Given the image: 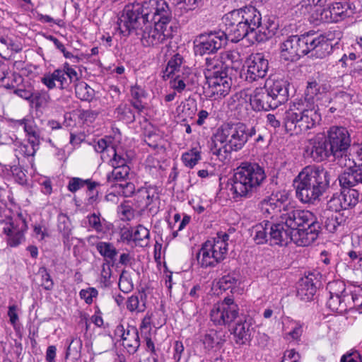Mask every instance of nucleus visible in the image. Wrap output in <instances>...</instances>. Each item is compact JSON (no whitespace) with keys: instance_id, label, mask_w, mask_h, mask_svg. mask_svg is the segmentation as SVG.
<instances>
[{"instance_id":"1","label":"nucleus","mask_w":362,"mask_h":362,"mask_svg":"<svg viewBox=\"0 0 362 362\" xmlns=\"http://www.w3.org/2000/svg\"><path fill=\"white\" fill-rule=\"evenodd\" d=\"M269 227V244L281 246L290 242L298 246H308L317 240L322 230L315 215L308 210L283 213L279 222L270 221Z\"/></svg>"},{"instance_id":"2","label":"nucleus","mask_w":362,"mask_h":362,"mask_svg":"<svg viewBox=\"0 0 362 362\" xmlns=\"http://www.w3.org/2000/svg\"><path fill=\"white\" fill-rule=\"evenodd\" d=\"M171 8L165 0H145L141 5H127L118 20V28L129 32V28H136L141 23H152L171 26Z\"/></svg>"},{"instance_id":"3","label":"nucleus","mask_w":362,"mask_h":362,"mask_svg":"<svg viewBox=\"0 0 362 362\" xmlns=\"http://www.w3.org/2000/svg\"><path fill=\"white\" fill-rule=\"evenodd\" d=\"M330 173L322 167L308 165L294 180L296 197L304 204H314L329 189Z\"/></svg>"},{"instance_id":"4","label":"nucleus","mask_w":362,"mask_h":362,"mask_svg":"<svg viewBox=\"0 0 362 362\" xmlns=\"http://www.w3.org/2000/svg\"><path fill=\"white\" fill-rule=\"evenodd\" d=\"M267 178L263 167L256 163L243 162L233 170L228 187L235 200L250 198Z\"/></svg>"},{"instance_id":"5","label":"nucleus","mask_w":362,"mask_h":362,"mask_svg":"<svg viewBox=\"0 0 362 362\" xmlns=\"http://www.w3.org/2000/svg\"><path fill=\"white\" fill-rule=\"evenodd\" d=\"M214 59H206L204 75L206 79V95L214 100L226 96L231 88L232 79L226 71H221Z\"/></svg>"},{"instance_id":"6","label":"nucleus","mask_w":362,"mask_h":362,"mask_svg":"<svg viewBox=\"0 0 362 362\" xmlns=\"http://www.w3.org/2000/svg\"><path fill=\"white\" fill-rule=\"evenodd\" d=\"M152 23H141L138 28H129V32H124L119 29L123 35H128L134 33L141 36V41L144 46H156L164 43L168 38L173 36V28L172 26H165Z\"/></svg>"},{"instance_id":"7","label":"nucleus","mask_w":362,"mask_h":362,"mask_svg":"<svg viewBox=\"0 0 362 362\" xmlns=\"http://www.w3.org/2000/svg\"><path fill=\"white\" fill-rule=\"evenodd\" d=\"M259 208L266 218H278L281 214L294 210L288 204V194L285 191L272 193L259 203Z\"/></svg>"},{"instance_id":"8","label":"nucleus","mask_w":362,"mask_h":362,"mask_svg":"<svg viewBox=\"0 0 362 362\" xmlns=\"http://www.w3.org/2000/svg\"><path fill=\"white\" fill-rule=\"evenodd\" d=\"M224 24V30L222 32L225 34L227 41L238 42L245 37H248L249 40L253 41L252 35L244 25L240 14L235 9L225 14L222 18Z\"/></svg>"},{"instance_id":"9","label":"nucleus","mask_w":362,"mask_h":362,"mask_svg":"<svg viewBox=\"0 0 362 362\" xmlns=\"http://www.w3.org/2000/svg\"><path fill=\"white\" fill-rule=\"evenodd\" d=\"M28 214L26 212H18L14 217H8L3 227L4 233L7 235V244L11 247H16L24 238V233L28 229Z\"/></svg>"},{"instance_id":"10","label":"nucleus","mask_w":362,"mask_h":362,"mask_svg":"<svg viewBox=\"0 0 362 362\" xmlns=\"http://www.w3.org/2000/svg\"><path fill=\"white\" fill-rule=\"evenodd\" d=\"M239 315L238 305L231 297L213 305L210 311L211 320L217 325H225L233 322Z\"/></svg>"},{"instance_id":"11","label":"nucleus","mask_w":362,"mask_h":362,"mask_svg":"<svg viewBox=\"0 0 362 362\" xmlns=\"http://www.w3.org/2000/svg\"><path fill=\"white\" fill-rule=\"evenodd\" d=\"M227 40L222 30H215L199 35L194 41V52L204 55L216 52L225 45Z\"/></svg>"},{"instance_id":"12","label":"nucleus","mask_w":362,"mask_h":362,"mask_svg":"<svg viewBox=\"0 0 362 362\" xmlns=\"http://www.w3.org/2000/svg\"><path fill=\"white\" fill-rule=\"evenodd\" d=\"M245 66V80L252 83L266 76L269 69V61L262 53H256L247 58Z\"/></svg>"},{"instance_id":"13","label":"nucleus","mask_w":362,"mask_h":362,"mask_svg":"<svg viewBox=\"0 0 362 362\" xmlns=\"http://www.w3.org/2000/svg\"><path fill=\"white\" fill-rule=\"evenodd\" d=\"M247 141V137H211L210 148L213 154L226 158L228 153L242 148Z\"/></svg>"},{"instance_id":"14","label":"nucleus","mask_w":362,"mask_h":362,"mask_svg":"<svg viewBox=\"0 0 362 362\" xmlns=\"http://www.w3.org/2000/svg\"><path fill=\"white\" fill-rule=\"evenodd\" d=\"M353 14L347 3L335 2L325 8L320 13V20L325 23H337Z\"/></svg>"},{"instance_id":"15","label":"nucleus","mask_w":362,"mask_h":362,"mask_svg":"<svg viewBox=\"0 0 362 362\" xmlns=\"http://www.w3.org/2000/svg\"><path fill=\"white\" fill-rule=\"evenodd\" d=\"M281 57L285 61H296L304 56L302 37L298 35L289 36L280 46Z\"/></svg>"},{"instance_id":"16","label":"nucleus","mask_w":362,"mask_h":362,"mask_svg":"<svg viewBox=\"0 0 362 362\" xmlns=\"http://www.w3.org/2000/svg\"><path fill=\"white\" fill-rule=\"evenodd\" d=\"M229 235L226 233H218L216 238L207 240L203 245L207 248L213 257L221 262L228 252Z\"/></svg>"},{"instance_id":"17","label":"nucleus","mask_w":362,"mask_h":362,"mask_svg":"<svg viewBox=\"0 0 362 362\" xmlns=\"http://www.w3.org/2000/svg\"><path fill=\"white\" fill-rule=\"evenodd\" d=\"M235 10L239 13L241 21L254 39L257 30L261 25L262 15L260 12L252 6H246Z\"/></svg>"},{"instance_id":"18","label":"nucleus","mask_w":362,"mask_h":362,"mask_svg":"<svg viewBox=\"0 0 362 362\" xmlns=\"http://www.w3.org/2000/svg\"><path fill=\"white\" fill-rule=\"evenodd\" d=\"M272 95L267 87L257 88L253 94L250 96V100L252 108L256 111H268L278 107L276 103H274Z\"/></svg>"},{"instance_id":"19","label":"nucleus","mask_w":362,"mask_h":362,"mask_svg":"<svg viewBox=\"0 0 362 362\" xmlns=\"http://www.w3.org/2000/svg\"><path fill=\"white\" fill-rule=\"evenodd\" d=\"M14 93L24 99H29L32 97L31 107L33 109L34 114L40 121H44V112L45 110V93L44 92H36L32 94L30 91L17 88Z\"/></svg>"},{"instance_id":"20","label":"nucleus","mask_w":362,"mask_h":362,"mask_svg":"<svg viewBox=\"0 0 362 362\" xmlns=\"http://www.w3.org/2000/svg\"><path fill=\"white\" fill-rule=\"evenodd\" d=\"M117 334H119L123 346L129 354H134L140 346L139 332L134 326H129L124 329L122 325L117 327Z\"/></svg>"},{"instance_id":"21","label":"nucleus","mask_w":362,"mask_h":362,"mask_svg":"<svg viewBox=\"0 0 362 362\" xmlns=\"http://www.w3.org/2000/svg\"><path fill=\"white\" fill-rule=\"evenodd\" d=\"M352 163L349 160V164H345L348 166V171H344L339 175L338 180L341 187H349L355 188V190L361 194L362 193V169L352 170Z\"/></svg>"},{"instance_id":"22","label":"nucleus","mask_w":362,"mask_h":362,"mask_svg":"<svg viewBox=\"0 0 362 362\" xmlns=\"http://www.w3.org/2000/svg\"><path fill=\"white\" fill-rule=\"evenodd\" d=\"M264 85L272 95L274 103H276L278 107L287 101L288 91L285 81L269 78L267 79Z\"/></svg>"},{"instance_id":"23","label":"nucleus","mask_w":362,"mask_h":362,"mask_svg":"<svg viewBox=\"0 0 362 362\" xmlns=\"http://www.w3.org/2000/svg\"><path fill=\"white\" fill-rule=\"evenodd\" d=\"M310 143L312 146L308 147L307 152L310 153L314 160L320 162L332 155L328 144L329 139H327V137H321L317 141L312 139Z\"/></svg>"},{"instance_id":"24","label":"nucleus","mask_w":362,"mask_h":362,"mask_svg":"<svg viewBox=\"0 0 362 362\" xmlns=\"http://www.w3.org/2000/svg\"><path fill=\"white\" fill-rule=\"evenodd\" d=\"M38 142L37 137H16L13 145L16 156H34Z\"/></svg>"},{"instance_id":"25","label":"nucleus","mask_w":362,"mask_h":362,"mask_svg":"<svg viewBox=\"0 0 362 362\" xmlns=\"http://www.w3.org/2000/svg\"><path fill=\"white\" fill-rule=\"evenodd\" d=\"M96 239V236L90 235L87 241L89 245H95L98 252L103 257L104 262H115L118 251L113 243L103 241L95 243Z\"/></svg>"},{"instance_id":"26","label":"nucleus","mask_w":362,"mask_h":362,"mask_svg":"<svg viewBox=\"0 0 362 362\" xmlns=\"http://www.w3.org/2000/svg\"><path fill=\"white\" fill-rule=\"evenodd\" d=\"M206 59H214L218 62L221 71H226L228 69H238L241 64V57L239 52L236 50H226L220 54L218 57H206Z\"/></svg>"},{"instance_id":"27","label":"nucleus","mask_w":362,"mask_h":362,"mask_svg":"<svg viewBox=\"0 0 362 362\" xmlns=\"http://www.w3.org/2000/svg\"><path fill=\"white\" fill-rule=\"evenodd\" d=\"M66 76L69 78L70 81L77 79V73L74 69L69 68L66 72L57 69L50 76L47 77V87L49 89L53 88H64L66 84Z\"/></svg>"},{"instance_id":"28","label":"nucleus","mask_w":362,"mask_h":362,"mask_svg":"<svg viewBox=\"0 0 362 362\" xmlns=\"http://www.w3.org/2000/svg\"><path fill=\"white\" fill-rule=\"evenodd\" d=\"M88 230L95 231L101 238L109 233L112 228V224L106 221L100 213H93L86 216Z\"/></svg>"},{"instance_id":"29","label":"nucleus","mask_w":362,"mask_h":362,"mask_svg":"<svg viewBox=\"0 0 362 362\" xmlns=\"http://www.w3.org/2000/svg\"><path fill=\"white\" fill-rule=\"evenodd\" d=\"M279 28V23L274 17H269L258 28L254 40L258 42H264L274 36Z\"/></svg>"},{"instance_id":"30","label":"nucleus","mask_w":362,"mask_h":362,"mask_svg":"<svg viewBox=\"0 0 362 362\" xmlns=\"http://www.w3.org/2000/svg\"><path fill=\"white\" fill-rule=\"evenodd\" d=\"M315 279L313 274H310L308 276L300 279L297 290V295L301 300L308 301L313 299L317 291L316 282L314 281Z\"/></svg>"},{"instance_id":"31","label":"nucleus","mask_w":362,"mask_h":362,"mask_svg":"<svg viewBox=\"0 0 362 362\" xmlns=\"http://www.w3.org/2000/svg\"><path fill=\"white\" fill-rule=\"evenodd\" d=\"M347 222V216L343 213H334L325 217L324 228L331 233L341 231Z\"/></svg>"},{"instance_id":"32","label":"nucleus","mask_w":362,"mask_h":362,"mask_svg":"<svg viewBox=\"0 0 362 362\" xmlns=\"http://www.w3.org/2000/svg\"><path fill=\"white\" fill-rule=\"evenodd\" d=\"M250 130V132L247 133L246 125L241 122L225 123L218 129L217 134L219 136H252L255 134L252 129Z\"/></svg>"},{"instance_id":"33","label":"nucleus","mask_w":362,"mask_h":362,"mask_svg":"<svg viewBox=\"0 0 362 362\" xmlns=\"http://www.w3.org/2000/svg\"><path fill=\"white\" fill-rule=\"evenodd\" d=\"M329 151L336 158L346 156L347 150L351 147V137H328Z\"/></svg>"},{"instance_id":"34","label":"nucleus","mask_w":362,"mask_h":362,"mask_svg":"<svg viewBox=\"0 0 362 362\" xmlns=\"http://www.w3.org/2000/svg\"><path fill=\"white\" fill-rule=\"evenodd\" d=\"M309 106L310 105L308 103L302 100L293 101L286 111V126L289 122L292 124H295L299 119V117L305 113V110L309 108Z\"/></svg>"},{"instance_id":"35","label":"nucleus","mask_w":362,"mask_h":362,"mask_svg":"<svg viewBox=\"0 0 362 362\" xmlns=\"http://www.w3.org/2000/svg\"><path fill=\"white\" fill-rule=\"evenodd\" d=\"M183 62L184 59L180 54L177 53L174 54L168 61L166 66L165 71L166 76L170 77V76L182 74L183 72L186 73L187 70L188 73H189V69L186 68L185 66L183 65Z\"/></svg>"},{"instance_id":"36","label":"nucleus","mask_w":362,"mask_h":362,"mask_svg":"<svg viewBox=\"0 0 362 362\" xmlns=\"http://www.w3.org/2000/svg\"><path fill=\"white\" fill-rule=\"evenodd\" d=\"M318 117L319 115L317 112L314 110L313 106H309V108L305 110V113L295 122V127H296L298 124L301 131L310 129L315 126Z\"/></svg>"},{"instance_id":"37","label":"nucleus","mask_w":362,"mask_h":362,"mask_svg":"<svg viewBox=\"0 0 362 362\" xmlns=\"http://www.w3.org/2000/svg\"><path fill=\"white\" fill-rule=\"evenodd\" d=\"M129 171V167L127 165H124V161L121 160L119 165L113 167L111 174L107 175V181L112 183V185L116 183L124 182L127 180Z\"/></svg>"},{"instance_id":"38","label":"nucleus","mask_w":362,"mask_h":362,"mask_svg":"<svg viewBox=\"0 0 362 362\" xmlns=\"http://www.w3.org/2000/svg\"><path fill=\"white\" fill-rule=\"evenodd\" d=\"M146 295L144 291L132 294L127 298L126 302L127 309L132 313L144 312L146 308Z\"/></svg>"},{"instance_id":"39","label":"nucleus","mask_w":362,"mask_h":362,"mask_svg":"<svg viewBox=\"0 0 362 362\" xmlns=\"http://www.w3.org/2000/svg\"><path fill=\"white\" fill-rule=\"evenodd\" d=\"M269 221H264L253 226V239L257 244L269 243Z\"/></svg>"},{"instance_id":"40","label":"nucleus","mask_w":362,"mask_h":362,"mask_svg":"<svg viewBox=\"0 0 362 362\" xmlns=\"http://www.w3.org/2000/svg\"><path fill=\"white\" fill-rule=\"evenodd\" d=\"M198 265L202 269L214 268L221 263L215 257H213L207 248L202 244L197 254Z\"/></svg>"},{"instance_id":"41","label":"nucleus","mask_w":362,"mask_h":362,"mask_svg":"<svg viewBox=\"0 0 362 362\" xmlns=\"http://www.w3.org/2000/svg\"><path fill=\"white\" fill-rule=\"evenodd\" d=\"M341 194L342 196L344 208L348 209L355 206L361 199V194L355 190V188L349 187H341Z\"/></svg>"},{"instance_id":"42","label":"nucleus","mask_w":362,"mask_h":362,"mask_svg":"<svg viewBox=\"0 0 362 362\" xmlns=\"http://www.w3.org/2000/svg\"><path fill=\"white\" fill-rule=\"evenodd\" d=\"M250 325L246 321L236 324L233 329L235 341L240 345L245 344L250 340Z\"/></svg>"},{"instance_id":"43","label":"nucleus","mask_w":362,"mask_h":362,"mask_svg":"<svg viewBox=\"0 0 362 362\" xmlns=\"http://www.w3.org/2000/svg\"><path fill=\"white\" fill-rule=\"evenodd\" d=\"M153 189L140 188L135 194V201L139 207L147 208L156 198Z\"/></svg>"},{"instance_id":"44","label":"nucleus","mask_w":362,"mask_h":362,"mask_svg":"<svg viewBox=\"0 0 362 362\" xmlns=\"http://www.w3.org/2000/svg\"><path fill=\"white\" fill-rule=\"evenodd\" d=\"M332 51V45L330 40L325 36L320 35L319 44L313 52L312 57L324 59Z\"/></svg>"},{"instance_id":"45","label":"nucleus","mask_w":362,"mask_h":362,"mask_svg":"<svg viewBox=\"0 0 362 362\" xmlns=\"http://www.w3.org/2000/svg\"><path fill=\"white\" fill-rule=\"evenodd\" d=\"M302 37V46L303 47L304 54L311 53L313 54L315 51L317 45L319 44L320 35H316L313 33L308 32L301 35Z\"/></svg>"},{"instance_id":"46","label":"nucleus","mask_w":362,"mask_h":362,"mask_svg":"<svg viewBox=\"0 0 362 362\" xmlns=\"http://www.w3.org/2000/svg\"><path fill=\"white\" fill-rule=\"evenodd\" d=\"M76 97L84 101H90L95 95V90L83 81L78 82L75 86Z\"/></svg>"},{"instance_id":"47","label":"nucleus","mask_w":362,"mask_h":362,"mask_svg":"<svg viewBox=\"0 0 362 362\" xmlns=\"http://www.w3.org/2000/svg\"><path fill=\"white\" fill-rule=\"evenodd\" d=\"M116 117L126 123L133 122L135 115L131 107L126 103H121L115 110Z\"/></svg>"},{"instance_id":"48","label":"nucleus","mask_w":362,"mask_h":362,"mask_svg":"<svg viewBox=\"0 0 362 362\" xmlns=\"http://www.w3.org/2000/svg\"><path fill=\"white\" fill-rule=\"evenodd\" d=\"M201 160V153L197 148H192L182 156V160L184 165L189 168L194 167Z\"/></svg>"},{"instance_id":"49","label":"nucleus","mask_w":362,"mask_h":362,"mask_svg":"<svg viewBox=\"0 0 362 362\" xmlns=\"http://www.w3.org/2000/svg\"><path fill=\"white\" fill-rule=\"evenodd\" d=\"M202 341L204 349L206 351H210L215 347V346L218 345L221 343V338L219 336L218 332L214 329H211L204 335Z\"/></svg>"},{"instance_id":"50","label":"nucleus","mask_w":362,"mask_h":362,"mask_svg":"<svg viewBox=\"0 0 362 362\" xmlns=\"http://www.w3.org/2000/svg\"><path fill=\"white\" fill-rule=\"evenodd\" d=\"M320 94V86L315 81H308L305 91V101L313 106L314 100Z\"/></svg>"},{"instance_id":"51","label":"nucleus","mask_w":362,"mask_h":362,"mask_svg":"<svg viewBox=\"0 0 362 362\" xmlns=\"http://www.w3.org/2000/svg\"><path fill=\"white\" fill-rule=\"evenodd\" d=\"M345 298L346 297L329 296L327 301V308L334 312L339 313H344L347 309Z\"/></svg>"},{"instance_id":"52","label":"nucleus","mask_w":362,"mask_h":362,"mask_svg":"<svg viewBox=\"0 0 362 362\" xmlns=\"http://www.w3.org/2000/svg\"><path fill=\"white\" fill-rule=\"evenodd\" d=\"M112 137H105L98 139V141L93 145L94 149L96 152L103 153L102 158L104 159V153H107V156L110 153H115V146L112 144L110 139Z\"/></svg>"},{"instance_id":"53","label":"nucleus","mask_w":362,"mask_h":362,"mask_svg":"<svg viewBox=\"0 0 362 362\" xmlns=\"http://www.w3.org/2000/svg\"><path fill=\"white\" fill-rule=\"evenodd\" d=\"M112 187L115 189V192L122 194L124 197H130L136 194L134 184L127 180L124 182L116 183L112 185Z\"/></svg>"},{"instance_id":"54","label":"nucleus","mask_w":362,"mask_h":362,"mask_svg":"<svg viewBox=\"0 0 362 362\" xmlns=\"http://www.w3.org/2000/svg\"><path fill=\"white\" fill-rule=\"evenodd\" d=\"M188 70L182 74H177L173 81H170L171 87L176 91L182 92L189 83Z\"/></svg>"},{"instance_id":"55","label":"nucleus","mask_w":362,"mask_h":362,"mask_svg":"<svg viewBox=\"0 0 362 362\" xmlns=\"http://www.w3.org/2000/svg\"><path fill=\"white\" fill-rule=\"evenodd\" d=\"M326 288L329 296L346 297V285L341 281L337 280L329 282Z\"/></svg>"},{"instance_id":"56","label":"nucleus","mask_w":362,"mask_h":362,"mask_svg":"<svg viewBox=\"0 0 362 362\" xmlns=\"http://www.w3.org/2000/svg\"><path fill=\"white\" fill-rule=\"evenodd\" d=\"M58 228L64 239L68 240L71 233V223L69 218L64 214L58 216Z\"/></svg>"},{"instance_id":"57","label":"nucleus","mask_w":362,"mask_h":362,"mask_svg":"<svg viewBox=\"0 0 362 362\" xmlns=\"http://www.w3.org/2000/svg\"><path fill=\"white\" fill-rule=\"evenodd\" d=\"M21 50L18 45L16 44L11 39L0 37V55L4 58L6 57V51L18 52Z\"/></svg>"},{"instance_id":"58","label":"nucleus","mask_w":362,"mask_h":362,"mask_svg":"<svg viewBox=\"0 0 362 362\" xmlns=\"http://www.w3.org/2000/svg\"><path fill=\"white\" fill-rule=\"evenodd\" d=\"M345 260L356 269H362V251L350 250L346 252Z\"/></svg>"},{"instance_id":"59","label":"nucleus","mask_w":362,"mask_h":362,"mask_svg":"<svg viewBox=\"0 0 362 362\" xmlns=\"http://www.w3.org/2000/svg\"><path fill=\"white\" fill-rule=\"evenodd\" d=\"M149 230L142 225H139L134 229L133 242L143 246L142 242L146 241L145 245L149 239Z\"/></svg>"},{"instance_id":"60","label":"nucleus","mask_w":362,"mask_h":362,"mask_svg":"<svg viewBox=\"0 0 362 362\" xmlns=\"http://www.w3.org/2000/svg\"><path fill=\"white\" fill-rule=\"evenodd\" d=\"M327 209L335 213H340L341 211H345L342 196L340 193H334L327 204Z\"/></svg>"},{"instance_id":"61","label":"nucleus","mask_w":362,"mask_h":362,"mask_svg":"<svg viewBox=\"0 0 362 362\" xmlns=\"http://www.w3.org/2000/svg\"><path fill=\"white\" fill-rule=\"evenodd\" d=\"M183 117L192 118L197 110V102L194 99H188L179 107Z\"/></svg>"},{"instance_id":"62","label":"nucleus","mask_w":362,"mask_h":362,"mask_svg":"<svg viewBox=\"0 0 362 362\" xmlns=\"http://www.w3.org/2000/svg\"><path fill=\"white\" fill-rule=\"evenodd\" d=\"M119 287L123 293H129L134 288V284L131 276L126 270H122L119 276Z\"/></svg>"},{"instance_id":"63","label":"nucleus","mask_w":362,"mask_h":362,"mask_svg":"<svg viewBox=\"0 0 362 362\" xmlns=\"http://www.w3.org/2000/svg\"><path fill=\"white\" fill-rule=\"evenodd\" d=\"M82 348V341L80 338H73L69 343L66 352V358H68L69 355L74 354L75 358L80 356L81 350Z\"/></svg>"},{"instance_id":"64","label":"nucleus","mask_w":362,"mask_h":362,"mask_svg":"<svg viewBox=\"0 0 362 362\" xmlns=\"http://www.w3.org/2000/svg\"><path fill=\"white\" fill-rule=\"evenodd\" d=\"M177 9L182 12H187L195 8L197 3L201 0H173Z\"/></svg>"}]
</instances>
